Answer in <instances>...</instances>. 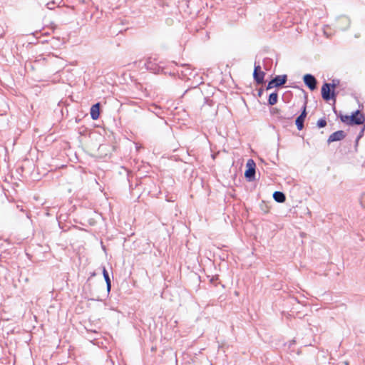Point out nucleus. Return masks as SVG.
<instances>
[{"label": "nucleus", "mask_w": 365, "mask_h": 365, "mask_svg": "<svg viewBox=\"0 0 365 365\" xmlns=\"http://www.w3.org/2000/svg\"><path fill=\"white\" fill-rule=\"evenodd\" d=\"M274 200L279 203L284 202L286 200L285 194L281 191H275L273 193Z\"/></svg>", "instance_id": "nucleus-11"}, {"label": "nucleus", "mask_w": 365, "mask_h": 365, "mask_svg": "<svg viewBox=\"0 0 365 365\" xmlns=\"http://www.w3.org/2000/svg\"><path fill=\"white\" fill-rule=\"evenodd\" d=\"M363 126L361 127V130L359 133V135H357V140H360L363 136H364V130H365V124H362Z\"/></svg>", "instance_id": "nucleus-17"}, {"label": "nucleus", "mask_w": 365, "mask_h": 365, "mask_svg": "<svg viewBox=\"0 0 365 365\" xmlns=\"http://www.w3.org/2000/svg\"><path fill=\"white\" fill-rule=\"evenodd\" d=\"M307 101H304L303 106L301 108V113L295 120V125L299 130H302L304 128V123L307 115Z\"/></svg>", "instance_id": "nucleus-6"}, {"label": "nucleus", "mask_w": 365, "mask_h": 365, "mask_svg": "<svg viewBox=\"0 0 365 365\" xmlns=\"http://www.w3.org/2000/svg\"><path fill=\"white\" fill-rule=\"evenodd\" d=\"M154 61L155 59L153 60L151 58H148L145 63V67L148 71L153 73H158L163 70V68L158 66Z\"/></svg>", "instance_id": "nucleus-8"}, {"label": "nucleus", "mask_w": 365, "mask_h": 365, "mask_svg": "<svg viewBox=\"0 0 365 365\" xmlns=\"http://www.w3.org/2000/svg\"><path fill=\"white\" fill-rule=\"evenodd\" d=\"M106 289H107L108 292H110V289H111V282H110V284H106Z\"/></svg>", "instance_id": "nucleus-20"}, {"label": "nucleus", "mask_w": 365, "mask_h": 365, "mask_svg": "<svg viewBox=\"0 0 365 365\" xmlns=\"http://www.w3.org/2000/svg\"><path fill=\"white\" fill-rule=\"evenodd\" d=\"M182 75H183V76H187V73H184V71H182Z\"/></svg>", "instance_id": "nucleus-24"}, {"label": "nucleus", "mask_w": 365, "mask_h": 365, "mask_svg": "<svg viewBox=\"0 0 365 365\" xmlns=\"http://www.w3.org/2000/svg\"><path fill=\"white\" fill-rule=\"evenodd\" d=\"M246 170L245 172V177L249 182H252L255 180V168L256 164L252 159H249L246 164Z\"/></svg>", "instance_id": "nucleus-4"}, {"label": "nucleus", "mask_w": 365, "mask_h": 365, "mask_svg": "<svg viewBox=\"0 0 365 365\" xmlns=\"http://www.w3.org/2000/svg\"><path fill=\"white\" fill-rule=\"evenodd\" d=\"M360 203H361V206L365 207V192L363 193L360 197Z\"/></svg>", "instance_id": "nucleus-18"}, {"label": "nucleus", "mask_w": 365, "mask_h": 365, "mask_svg": "<svg viewBox=\"0 0 365 365\" xmlns=\"http://www.w3.org/2000/svg\"><path fill=\"white\" fill-rule=\"evenodd\" d=\"M322 97L325 101H329L333 100L334 102L336 101V98L337 93L335 92L334 88H331V86H329V83L325 82L321 88Z\"/></svg>", "instance_id": "nucleus-2"}, {"label": "nucleus", "mask_w": 365, "mask_h": 365, "mask_svg": "<svg viewBox=\"0 0 365 365\" xmlns=\"http://www.w3.org/2000/svg\"><path fill=\"white\" fill-rule=\"evenodd\" d=\"M287 76L286 74L275 76L271 81L268 82L267 90H269L273 88L282 87L287 83Z\"/></svg>", "instance_id": "nucleus-3"}, {"label": "nucleus", "mask_w": 365, "mask_h": 365, "mask_svg": "<svg viewBox=\"0 0 365 365\" xmlns=\"http://www.w3.org/2000/svg\"><path fill=\"white\" fill-rule=\"evenodd\" d=\"M100 108L101 104L100 103H96L93 104L90 110L91 117L93 120H97L100 116Z\"/></svg>", "instance_id": "nucleus-10"}, {"label": "nucleus", "mask_w": 365, "mask_h": 365, "mask_svg": "<svg viewBox=\"0 0 365 365\" xmlns=\"http://www.w3.org/2000/svg\"><path fill=\"white\" fill-rule=\"evenodd\" d=\"M327 123L325 118H320L317 120V125L319 128H324Z\"/></svg>", "instance_id": "nucleus-14"}, {"label": "nucleus", "mask_w": 365, "mask_h": 365, "mask_svg": "<svg viewBox=\"0 0 365 365\" xmlns=\"http://www.w3.org/2000/svg\"><path fill=\"white\" fill-rule=\"evenodd\" d=\"M103 275L104 279L106 281V283L110 284V282H111V280H110L109 274H108V271L106 270V267L103 268Z\"/></svg>", "instance_id": "nucleus-13"}, {"label": "nucleus", "mask_w": 365, "mask_h": 365, "mask_svg": "<svg viewBox=\"0 0 365 365\" xmlns=\"http://www.w3.org/2000/svg\"><path fill=\"white\" fill-rule=\"evenodd\" d=\"M359 140H357V138L355 140V150H356V151L357 150V146H358V144H359Z\"/></svg>", "instance_id": "nucleus-21"}, {"label": "nucleus", "mask_w": 365, "mask_h": 365, "mask_svg": "<svg viewBox=\"0 0 365 365\" xmlns=\"http://www.w3.org/2000/svg\"><path fill=\"white\" fill-rule=\"evenodd\" d=\"M334 112L335 113H336V108H334Z\"/></svg>", "instance_id": "nucleus-25"}, {"label": "nucleus", "mask_w": 365, "mask_h": 365, "mask_svg": "<svg viewBox=\"0 0 365 365\" xmlns=\"http://www.w3.org/2000/svg\"><path fill=\"white\" fill-rule=\"evenodd\" d=\"M303 81L306 86H307L311 91L317 89V80L313 75L309 73L305 74L303 76Z\"/></svg>", "instance_id": "nucleus-7"}, {"label": "nucleus", "mask_w": 365, "mask_h": 365, "mask_svg": "<svg viewBox=\"0 0 365 365\" xmlns=\"http://www.w3.org/2000/svg\"><path fill=\"white\" fill-rule=\"evenodd\" d=\"M340 83V81L339 79H333L331 81V83H329V86H331V88H334L335 90V88L339 85Z\"/></svg>", "instance_id": "nucleus-15"}, {"label": "nucleus", "mask_w": 365, "mask_h": 365, "mask_svg": "<svg viewBox=\"0 0 365 365\" xmlns=\"http://www.w3.org/2000/svg\"><path fill=\"white\" fill-rule=\"evenodd\" d=\"M264 76L265 73L262 71L261 66L259 64H257L255 63L254 71H253V78L255 82L257 85H261L264 82Z\"/></svg>", "instance_id": "nucleus-5"}, {"label": "nucleus", "mask_w": 365, "mask_h": 365, "mask_svg": "<svg viewBox=\"0 0 365 365\" xmlns=\"http://www.w3.org/2000/svg\"><path fill=\"white\" fill-rule=\"evenodd\" d=\"M58 2L55 0L51 1L46 4V6L48 9H53L55 7V5L57 4Z\"/></svg>", "instance_id": "nucleus-16"}, {"label": "nucleus", "mask_w": 365, "mask_h": 365, "mask_svg": "<svg viewBox=\"0 0 365 365\" xmlns=\"http://www.w3.org/2000/svg\"><path fill=\"white\" fill-rule=\"evenodd\" d=\"M339 118L342 123L351 126L360 125L365 122V115L359 110L352 112L350 115L340 113Z\"/></svg>", "instance_id": "nucleus-1"}, {"label": "nucleus", "mask_w": 365, "mask_h": 365, "mask_svg": "<svg viewBox=\"0 0 365 365\" xmlns=\"http://www.w3.org/2000/svg\"><path fill=\"white\" fill-rule=\"evenodd\" d=\"M78 2L80 4H84L85 3V0H78Z\"/></svg>", "instance_id": "nucleus-23"}, {"label": "nucleus", "mask_w": 365, "mask_h": 365, "mask_svg": "<svg viewBox=\"0 0 365 365\" xmlns=\"http://www.w3.org/2000/svg\"><path fill=\"white\" fill-rule=\"evenodd\" d=\"M346 133L345 131L341 130H337L336 132H334L329 136L327 139V143L330 144L333 142L342 140L346 138Z\"/></svg>", "instance_id": "nucleus-9"}, {"label": "nucleus", "mask_w": 365, "mask_h": 365, "mask_svg": "<svg viewBox=\"0 0 365 365\" xmlns=\"http://www.w3.org/2000/svg\"><path fill=\"white\" fill-rule=\"evenodd\" d=\"M293 115H289V116H284V117H282V118H284V119H285V118L290 119V118H292V116H293Z\"/></svg>", "instance_id": "nucleus-22"}, {"label": "nucleus", "mask_w": 365, "mask_h": 365, "mask_svg": "<svg viewBox=\"0 0 365 365\" xmlns=\"http://www.w3.org/2000/svg\"><path fill=\"white\" fill-rule=\"evenodd\" d=\"M263 92H264L263 88H259V89L258 90V92H257V95H258V96H259V97H260V96H262V95L263 94Z\"/></svg>", "instance_id": "nucleus-19"}, {"label": "nucleus", "mask_w": 365, "mask_h": 365, "mask_svg": "<svg viewBox=\"0 0 365 365\" xmlns=\"http://www.w3.org/2000/svg\"><path fill=\"white\" fill-rule=\"evenodd\" d=\"M278 101V94L277 91L272 92L269 94L268 98V105L274 106L277 103Z\"/></svg>", "instance_id": "nucleus-12"}]
</instances>
